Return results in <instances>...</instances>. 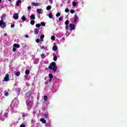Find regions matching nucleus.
<instances>
[{
	"mask_svg": "<svg viewBox=\"0 0 127 127\" xmlns=\"http://www.w3.org/2000/svg\"><path fill=\"white\" fill-rule=\"evenodd\" d=\"M69 24V21L68 20L65 21V30L68 31V30H70V31H72L74 30V24H70V25H68Z\"/></svg>",
	"mask_w": 127,
	"mask_h": 127,
	"instance_id": "nucleus-1",
	"label": "nucleus"
},
{
	"mask_svg": "<svg viewBox=\"0 0 127 127\" xmlns=\"http://www.w3.org/2000/svg\"><path fill=\"white\" fill-rule=\"evenodd\" d=\"M5 17H6V15H2V17H1V19H2V20H0V28H2V29L5 28V27L6 26V24H5V22H3V20H5Z\"/></svg>",
	"mask_w": 127,
	"mask_h": 127,
	"instance_id": "nucleus-2",
	"label": "nucleus"
},
{
	"mask_svg": "<svg viewBox=\"0 0 127 127\" xmlns=\"http://www.w3.org/2000/svg\"><path fill=\"white\" fill-rule=\"evenodd\" d=\"M48 69L53 70V71L56 72L57 70V67H56V63L54 62L51 63V65L48 66Z\"/></svg>",
	"mask_w": 127,
	"mask_h": 127,
	"instance_id": "nucleus-3",
	"label": "nucleus"
},
{
	"mask_svg": "<svg viewBox=\"0 0 127 127\" xmlns=\"http://www.w3.org/2000/svg\"><path fill=\"white\" fill-rule=\"evenodd\" d=\"M18 104V101L16 99L13 100L11 102V106L14 107H17V105Z\"/></svg>",
	"mask_w": 127,
	"mask_h": 127,
	"instance_id": "nucleus-4",
	"label": "nucleus"
},
{
	"mask_svg": "<svg viewBox=\"0 0 127 127\" xmlns=\"http://www.w3.org/2000/svg\"><path fill=\"white\" fill-rule=\"evenodd\" d=\"M9 80V75L8 74H5V77L3 78V81L7 82Z\"/></svg>",
	"mask_w": 127,
	"mask_h": 127,
	"instance_id": "nucleus-5",
	"label": "nucleus"
},
{
	"mask_svg": "<svg viewBox=\"0 0 127 127\" xmlns=\"http://www.w3.org/2000/svg\"><path fill=\"white\" fill-rule=\"evenodd\" d=\"M43 37H44V36L43 35H41V39H36V43H39V42H43Z\"/></svg>",
	"mask_w": 127,
	"mask_h": 127,
	"instance_id": "nucleus-6",
	"label": "nucleus"
},
{
	"mask_svg": "<svg viewBox=\"0 0 127 127\" xmlns=\"http://www.w3.org/2000/svg\"><path fill=\"white\" fill-rule=\"evenodd\" d=\"M40 26H45V23L42 22H41V24H36V28H39Z\"/></svg>",
	"mask_w": 127,
	"mask_h": 127,
	"instance_id": "nucleus-7",
	"label": "nucleus"
},
{
	"mask_svg": "<svg viewBox=\"0 0 127 127\" xmlns=\"http://www.w3.org/2000/svg\"><path fill=\"white\" fill-rule=\"evenodd\" d=\"M32 102H31V101L27 100V107H28V109H29L30 108H31V106H32Z\"/></svg>",
	"mask_w": 127,
	"mask_h": 127,
	"instance_id": "nucleus-8",
	"label": "nucleus"
},
{
	"mask_svg": "<svg viewBox=\"0 0 127 127\" xmlns=\"http://www.w3.org/2000/svg\"><path fill=\"white\" fill-rule=\"evenodd\" d=\"M39 5H40V3H35L34 2H31V6H39Z\"/></svg>",
	"mask_w": 127,
	"mask_h": 127,
	"instance_id": "nucleus-9",
	"label": "nucleus"
},
{
	"mask_svg": "<svg viewBox=\"0 0 127 127\" xmlns=\"http://www.w3.org/2000/svg\"><path fill=\"white\" fill-rule=\"evenodd\" d=\"M13 19L14 20H17L18 19V14L17 13H14L13 14Z\"/></svg>",
	"mask_w": 127,
	"mask_h": 127,
	"instance_id": "nucleus-10",
	"label": "nucleus"
},
{
	"mask_svg": "<svg viewBox=\"0 0 127 127\" xmlns=\"http://www.w3.org/2000/svg\"><path fill=\"white\" fill-rule=\"evenodd\" d=\"M77 20H79V17L77 15H74V19L73 20V23L77 22Z\"/></svg>",
	"mask_w": 127,
	"mask_h": 127,
	"instance_id": "nucleus-11",
	"label": "nucleus"
},
{
	"mask_svg": "<svg viewBox=\"0 0 127 127\" xmlns=\"http://www.w3.org/2000/svg\"><path fill=\"white\" fill-rule=\"evenodd\" d=\"M39 28L34 29V35H37L38 34H39Z\"/></svg>",
	"mask_w": 127,
	"mask_h": 127,
	"instance_id": "nucleus-12",
	"label": "nucleus"
},
{
	"mask_svg": "<svg viewBox=\"0 0 127 127\" xmlns=\"http://www.w3.org/2000/svg\"><path fill=\"white\" fill-rule=\"evenodd\" d=\"M53 61H57V56H56V54H53Z\"/></svg>",
	"mask_w": 127,
	"mask_h": 127,
	"instance_id": "nucleus-13",
	"label": "nucleus"
},
{
	"mask_svg": "<svg viewBox=\"0 0 127 127\" xmlns=\"http://www.w3.org/2000/svg\"><path fill=\"white\" fill-rule=\"evenodd\" d=\"M20 47V46L18 45L17 44H14V45H13V48H18Z\"/></svg>",
	"mask_w": 127,
	"mask_h": 127,
	"instance_id": "nucleus-14",
	"label": "nucleus"
},
{
	"mask_svg": "<svg viewBox=\"0 0 127 127\" xmlns=\"http://www.w3.org/2000/svg\"><path fill=\"white\" fill-rule=\"evenodd\" d=\"M48 77H50L49 81L51 82V79L53 78V74H48Z\"/></svg>",
	"mask_w": 127,
	"mask_h": 127,
	"instance_id": "nucleus-15",
	"label": "nucleus"
},
{
	"mask_svg": "<svg viewBox=\"0 0 127 127\" xmlns=\"http://www.w3.org/2000/svg\"><path fill=\"white\" fill-rule=\"evenodd\" d=\"M41 11H42V9H37V14H41Z\"/></svg>",
	"mask_w": 127,
	"mask_h": 127,
	"instance_id": "nucleus-16",
	"label": "nucleus"
},
{
	"mask_svg": "<svg viewBox=\"0 0 127 127\" xmlns=\"http://www.w3.org/2000/svg\"><path fill=\"white\" fill-rule=\"evenodd\" d=\"M35 17L34 14L31 15V16H30V20H34Z\"/></svg>",
	"mask_w": 127,
	"mask_h": 127,
	"instance_id": "nucleus-17",
	"label": "nucleus"
},
{
	"mask_svg": "<svg viewBox=\"0 0 127 127\" xmlns=\"http://www.w3.org/2000/svg\"><path fill=\"white\" fill-rule=\"evenodd\" d=\"M57 51V47L55 46H53V51Z\"/></svg>",
	"mask_w": 127,
	"mask_h": 127,
	"instance_id": "nucleus-18",
	"label": "nucleus"
},
{
	"mask_svg": "<svg viewBox=\"0 0 127 127\" xmlns=\"http://www.w3.org/2000/svg\"><path fill=\"white\" fill-rule=\"evenodd\" d=\"M21 1L20 0H17V2L16 3V5L18 6V5L20 4Z\"/></svg>",
	"mask_w": 127,
	"mask_h": 127,
	"instance_id": "nucleus-19",
	"label": "nucleus"
},
{
	"mask_svg": "<svg viewBox=\"0 0 127 127\" xmlns=\"http://www.w3.org/2000/svg\"><path fill=\"white\" fill-rule=\"evenodd\" d=\"M15 75H16V76H20V72H16V73H15Z\"/></svg>",
	"mask_w": 127,
	"mask_h": 127,
	"instance_id": "nucleus-20",
	"label": "nucleus"
},
{
	"mask_svg": "<svg viewBox=\"0 0 127 127\" xmlns=\"http://www.w3.org/2000/svg\"><path fill=\"white\" fill-rule=\"evenodd\" d=\"M41 122H42V124H45L46 123V121L43 119H41Z\"/></svg>",
	"mask_w": 127,
	"mask_h": 127,
	"instance_id": "nucleus-21",
	"label": "nucleus"
},
{
	"mask_svg": "<svg viewBox=\"0 0 127 127\" xmlns=\"http://www.w3.org/2000/svg\"><path fill=\"white\" fill-rule=\"evenodd\" d=\"M50 9H51V6H47V10H50Z\"/></svg>",
	"mask_w": 127,
	"mask_h": 127,
	"instance_id": "nucleus-22",
	"label": "nucleus"
},
{
	"mask_svg": "<svg viewBox=\"0 0 127 127\" xmlns=\"http://www.w3.org/2000/svg\"><path fill=\"white\" fill-rule=\"evenodd\" d=\"M48 18H53V14H51V13L48 14Z\"/></svg>",
	"mask_w": 127,
	"mask_h": 127,
	"instance_id": "nucleus-23",
	"label": "nucleus"
},
{
	"mask_svg": "<svg viewBox=\"0 0 127 127\" xmlns=\"http://www.w3.org/2000/svg\"><path fill=\"white\" fill-rule=\"evenodd\" d=\"M30 24H31V25H34V20H31L30 22Z\"/></svg>",
	"mask_w": 127,
	"mask_h": 127,
	"instance_id": "nucleus-24",
	"label": "nucleus"
},
{
	"mask_svg": "<svg viewBox=\"0 0 127 127\" xmlns=\"http://www.w3.org/2000/svg\"><path fill=\"white\" fill-rule=\"evenodd\" d=\"M28 74H29V70H25V74L28 75Z\"/></svg>",
	"mask_w": 127,
	"mask_h": 127,
	"instance_id": "nucleus-25",
	"label": "nucleus"
},
{
	"mask_svg": "<svg viewBox=\"0 0 127 127\" xmlns=\"http://www.w3.org/2000/svg\"><path fill=\"white\" fill-rule=\"evenodd\" d=\"M44 118H45V119L48 118V114H44Z\"/></svg>",
	"mask_w": 127,
	"mask_h": 127,
	"instance_id": "nucleus-26",
	"label": "nucleus"
},
{
	"mask_svg": "<svg viewBox=\"0 0 127 127\" xmlns=\"http://www.w3.org/2000/svg\"><path fill=\"white\" fill-rule=\"evenodd\" d=\"M21 20L22 21H25L26 19L25 18V16H22Z\"/></svg>",
	"mask_w": 127,
	"mask_h": 127,
	"instance_id": "nucleus-27",
	"label": "nucleus"
},
{
	"mask_svg": "<svg viewBox=\"0 0 127 127\" xmlns=\"http://www.w3.org/2000/svg\"><path fill=\"white\" fill-rule=\"evenodd\" d=\"M41 58H42V59H43V58H45V55L43 54H41Z\"/></svg>",
	"mask_w": 127,
	"mask_h": 127,
	"instance_id": "nucleus-28",
	"label": "nucleus"
},
{
	"mask_svg": "<svg viewBox=\"0 0 127 127\" xmlns=\"http://www.w3.org/2000/svg\"><path fill=\"white\" fill-rule=\"evenodd\" d=\"M72 4H73V7H75V5H76V3H75V2L73 1V2H72Z\"/></svg>",
	"mask_w": 127,
	"mask_h": 127,
	"instance_id": "nucleus-29",
	"label": "nucleus"
},
{
	"mask_svg": "<svg viewBox=\"0 0 127 127\" xmlns=\"http://www.w3.org/2000/svg\"><path fill=\"white\" fill-rule=\"evenodd\" d=\"M47 100V97H46V96H44V101H46Z\"/></svg>",
	"mask_w": 127,
	"mask_h": 127,
	"instance_id": "nucleus-30",
	"label": "nucleus"
},
{
	"mask_svg": "<svg viewBox=\"0 0 127 127\" xmlns=\"http://www.w3.org/2000/svg\"><path fill=\"white\" fill-rule=\"evenodd\" d=\"M51 40L54 41V36H51Z\"/></svg>",
	"mask_w": 127,
	"mask_h": 127,
	"instance_id": "nucleus-31",
	"label": "nucleus"
},
{
	"mask_svg": "<svg viewBox=\"0 0 127 127\" xmlns=\"http://www.w3.org/2000/svg\"><path fill=\"white\" fill-rule=\"evenodd\" d=\"M60 16V13H58L56 14V17H59Z\"/></svg>",
	"mask_w": 127,
	"mask_h": 127,
	"instance_id": "nucleus-32",
	"label": "nucleus"
},
{
	"mask_svg": "<svg viewBox=\"0 0 127 127\" xmlns=\"http://www.w3.org/2000/svg\"><path fill=\"white\" fill-rule=\"evenodd\" d=\"M70 13H71V14L74 13V10H70Z\"/></svg>",
	"mask_w": 127,
	"mask_h": 127,
	"instance_id": "nucleus-33",
	"label": "nucleus"
},
{
	"mask_svg": "<svg viewBox=\"0 0 127 127\" xmlns=\"http://www.w3.org/2000/svg\"><path fill=\"white\" fill-rule=\"evenodd\" d=\"M16 91H17V93L20 92V89L17 88V89H16Z\"/></svg>",
	"mask_w": 127,
	"mask_h": 127,
	"instance_id": "nucleus-34",
	"label": "nucleus"
},
{
	"mask_svg": "<svg viewBox=\"0 0 127 127\" xmlns=\"http://www.w3.org/2000/svg\"><path fill=\"white\" fill-rule=\"evenodd\" d=\"M19 127H25V125L21 124V125H20V126Z\"/></svg>",
	"mask_w": 127,
	"mask_h": 127,
	"instance_id": "nucleus-35",
	"label": "nucleus"
},
{
	"mask_svg": "<svg viewBox=\"0 0 127 127\" xmlns=\"http://www.w3.org/2000/svg\"><path fill=\"white\" fill-rule=\"evenodd\" d=\"M27 9H28V10H31V7L28 6V7H27Z\"/></svg>",
	"mask_w": 127,
	"mask_h": 127,
	"instance_id": "nucleus-36",
	"label": "nucleus"
},
{
	"mask_svg": "<svg viewBox=\"0 0 127 127\" xmlns=\"http://www.w3.org/2000/svg\"><path fill=\"white\" fill-rule=\"evenodd\" d=\"M68 11H69L68 10V9H65V12L67 13Z\"/></svg>",
	"mask_w": 127,
	"mask_h": 127,
	"instance_id": "nucleus-37",
	"label": "nucleus"
},
{
	"mask_svg": "<svg viewBox=\"0 0 127 127\" xmlns=\"http://www.w3.org/2000/svg\"><path fill=\"white\" fill-rule=\"evenodd\" d=\"M44 48H45V47L43 46L41 47V49H42V50H43V49H44Z\"/></svg>",
	"mask_w": 127,
	"mask_h": 127,
	"instance_id": "nucleus-38",
	"label": "nucleus"
},
{
	"mask_svg": "<svg viewBox=\"0 0 127 127\" xmlns=\"http://www.w3.org/2000/svg\"><path fill=\"white\" fill-rule=\"evenodd\" d=\"M62 21V17H59V21Z\"/></svg>",
	"mask_w": 127,
	"mask_h": 127,
	"instance_id": "nucleus-39",
	"label": "nucleus"
},
{
	"mask_svg": "<svg viewBox=\"0 0 127 127\" xmlns=\"http://www.w3.org/2000/svg\"><path fill=\"white\" fill-rule=\"evenodd\" d=\"M25 38H28V35H25Z\"/></svg>",
	"mask_w": 127,
	"mask_h": 127,
	"instance_id": "nucleus-40",
	"label": "nucleus"
},
{
	"mask_svg": "<svg viewBox=\"0 0 127 127\" xmlns=\"http://www.w3.org/2000/svg\"><path fill=\"white\" fill-rule=\"evenodd\" d=\"M5 96H8V93H5Z\"/></svg>",
	"mask_w": 127,
	"mask_h": 127,
	"instance_id": "nucleus-41",
	"label": "nucleus"
},
{
	"mask_svg": "<svg viewBox=\"0 0 127 127\" xmlns=\"http://www.w3.org/2000/svg\"><path fill=\"white\" fill-rule=\"evenodd\" d=\"M14 28V24H11V28Z\"/></svg>",
	"mask_w": 127,
	"mask_h": 127,
	"instance_id": "nucleus-42",
	"label": "nucleus"
},
{
	"mask_svg": "<svg viewBox=\"0 0 127 127\" xmlns=\"http://www.w3.org/2000/svg\"><path fill=\"white\" fill-rule=\"evenodd\" d=\"M15 51V48H13V52Z\"/></svg>",
	"mask_w": 127,
	"mask_h": 127,
	"instance_id": "nucleus-43",
	"label": "nucleus"
},
{
	"mask_svg": "<svg viewBox=\"0 0 127 127\" xmlns=\"http://www.w3.org/2000/svg\"><path fill=\"white\" fill-rule=\"evenodd\" d=\"M6 35H7L6 33H5L4 34H3V36L4 37H6Z\"/></svg>",
	"mask_w": 127,
	"mask_h": 127,
	"instance_id": "nucleus-44",
	"label": "nucleus"
},
{
	"mask_svg": "<svg viewBox=\"0 0 127 127\" xmlns=\"http://www.w3.org/2000/svg\"><path fill=\"white\" fill-rule=\"evenodd\" d=\"M12 0H8V1H10L11 2V1H12Z\"/></svg>",
	"mask_w": 127,
	"mask_h": 127,
	"instance_id": "nucleus-45",
	"label": "nucleus"
},
{
	"mask_svg": "<svg viewBox=\"0 0 127 127\" xmlns=\"http://www.w3.org/2000/svg\"><path fill=\"white\" fill-rule=\"evenodd\" d=\"M22 117H25V115H22Z\"/></svg>",
	"mask_w": 127,
	"mask_h": 127,
	"instance_id": "nucleus-46",
	"label": "nucleus"
},
{
	"mask_svg": "<svg viewBox=\"0 0 127 127\" xmlns=\"http://www.w3.org/2000/svg\"><path fill=\"white\" fill-rule=\"evenodd\" d=\"M15 113V112L14 111H13V114H14V113Z\"/></svg>",
	"mask_w": 127,
	"mask_h": 127,
	"instance_id": "nucleus-47",
	"label": "nucleus"
},
{
	"mask_svg": "<svg viewBox=\"0 0 127 127\" xmlns=\"http://www.w3.org/2000/svg\"><path fill=\"white\" fill-rule=\"evenodd\" d=\"M0 2H1V0H0Z\"/></svg>",
	"mask_w": 127,
	"mask_h": 127,
	"instance_id": "nucleus-48",
	"label": "nucleus"
},
{
	"mask_svg": "<svg viewBox=\"0 0 127 127\" xmlns=\"http://www.w3.org/2000/svg\"><path fill=\"white\" fill-rule=\"evenodd\" d=\"M46 84H48V83L45 82Z\"/></svg>",
	"mask_w": 127,
	"mask_h": 127,
	"instance_id": "nucleus-49",
	"label": "nucleus"
},
{
	"mask_svg": "<svg viewBox=\"0 0 127 127\" xmlns=\"http://www.w3.org/2000/svg\"><path fill=\"white\" fill-rule=\"evenodd\" d=\"M49 0V1H51V0Z\"/></svg>",
	"mask_w": 127,
	"mask_h": 127,
	"instance_id": "nucleus-50",
	"label": "nucleus"
},
{
	"mask_svg": "<svg viewBox=\"0 0 127 127\" xmlns=\"http://www.w3.org/2000/svg\"><path fill=\"white\" fill-rule=\"evenodd\" d=\"M66 36H68V34H66Z\"/></svg>",
	"mask_w": 127,
	"mask_h": 127,
	"instance_id": "nucleus-51",
	"label": "nucleus"
}]
</instances>
